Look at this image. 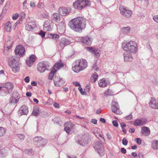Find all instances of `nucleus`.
Segmentation results:
<instances>
[{
    "label": "nucleus",
    "instance_id": "1",
    "mask_svg": "<svg viewBox=\"0 0 158 158\" xmlns=\"http://www.w3.org/2000/svg\"><path fill=\"white\" fill-rule=\"evenodd\" d=\"M86 25L85 19L81 17H77L71 20L69 23V26L73 31L81 32L85 28Z\"/></svg>",
    "mask_w": 158,
    "mask_h": 158
},
{
    "label": "nucleus",
    "instance_id": "2",
    "mask_svg": "<svg viewBox=\"0 0 158 158\" xmlns=\"http://www.w3.org/2000/svg\"><path fill=\"white\" fill-rule=\"evenodd\" d=\"M87 66V62L83 59L77 60L74 62L72 70L75 72L78 73L85 69Z\"/></svg>",
    "mask_w": 158,
    "mask_h": 158
},
{
    "label": "nucleus",
    "instance_id": "3",
    "mask_svg": "<svg viewBox=\"0 0 158 158\" xmlns=\"http://www.w3.org/2000/svg\"><path fill=\"white\" fill-rule=\"evenodd\" d=\"M122 47L123 50L125 52L133 54L135 53L137 50V43L133 41H130L126 43L123 44Z\"/></svg>",
    "mask_w": 158,
    "mask_h": 158
},
{
    "label": "nucleus",
    "instance_id": "4",
    "mask_svg": "<svg viewBox=\"0 0 158 158\" xmlns=\"http://www.w3.org/2000/svg\"><path fill=\"white\" fill-rule=\"evenodd\" d=\"M9 59L8 64L11 68L13 71L15 73L17 72L20 66L18 59L15 57L11 56Z\"/></svg>",
    "mask_w": 158,
    "mask_h": 158
},
{
    "label": "nucleus",
    "instance_id": "5",
    "mask_svg": "<svg viewBox=\"0 0 158 158\" xmlns=\"http://www.w3.org/2000/svg\"><path fill=\"white\" fill-rule=\"evenodd\" d=\"M91 5V1L88 0H77L73 3V6L75 9L81 10Z\"/></svg>",
    "mask_w": 158,
    "mask_h": 158
},
{
    "label": "nucleus",
    "instance_id": "6",
    "mask_svg": "<svg viewBox=\"0 0 158 158\" xmlns=\"http://www.w3.org/2000/svg\"><path fill=\"white\" fill-rule=\"evenodd\" d=\"M13 87V84L11 82H7L5 86H0V94L1 96H4L8 93H9V91L12 90Z\"/></svg>",
    "mask_w": 158,
    "mask_h": 158
},
{
    "label": "nucleus",
    "instance_id": "7",
    "mask_svg": "<svg viewBox=\"0 0 158 158\" xmlns=\"http://www.w3.org/2000/svg\"><path fill=\"white\" fill-rule=\"evenodd\" d=\"M33 140L35 145L39 147L44 146L47 142L46 139H44L41 136L35 137Z\"/></svg>",
    "mask_w": 158,
    "mask_h": 158
},
{
    "label": "nucleus",
    "instance_id": "8",
    "mask_svg": "<svg viewBox=\"0 0 158 158\" xmlns=\"http://www.w3.org/2000/svg\"><path fill=\"white\" fill-rule=\"evenodd\" d=\"M119 10L121 14L124 17L129 18L131 16L132 11L131 10L124 7L123 6H120Z\"/></svg>",
    "mask_w": 158,
    "mask_h": 158
},
{
    "label": "nucleus",
    "instance_id": "9",
    "mask_svg": "<svg viewBox=\"0 0 158 158\" xmlns=\"http://www.w3.org/2000/svg\"><path fill=\"white\" fill-rule=\"evenodd\" d=\"M64 130L69 134H71L75 129V126L71 122H68L64 124Z\"/></svg>",
    "mask_w": 158,
    "mask_h": 158
},
{
    "label": "nucleus",
    "instance_id": "10",
    "mask_svg": "<svg viewBox=\"0 0 158 158\" xmlns=\"http://www.w3.org/2000/svg\"><path fill=\"white\" fill-rule=\"evenodd\" d=\"M49 66V64L47 61H42L38 63L37 66V69L40 73H43L46 70H47Z\"/></svg>",
    "mask_w": 158,
    "mask_h": 158
},
{
    "label": "nucleus",
    "instance_id": "11",
    "mask_svg": "<svg viewBox=\"0 0 158 158\" xmlns=\"http://www.w3.org/2000/svg\"><path fill=\"white\" fill-rule=\"evenodd\" d=\"M93 146L95 150L98 152L100 155L102 156L103 155L102 145L99 141L95 142Z\"/></svg>",
    "mask_w": 158,
    "mask_h": 158
},
{
    "label": "nucleus",
    "instance_id": "12",
    "mask_svg": "<svg viewBox=\"0 0 158 158\" xmlns=\"http://www.w3.org/2000/svg\"><path fill=\"white\" fill-rule=\"evenodd\" d=\"M15 51L16 55L19 57L24 55L25 52L24 48L21 45H17Z\"/></svg>",
    "mask_w": 158,
    "mask_h": 158
},
{
    "label": "nucleus",
    "instance_id": "13",
    "mask_svg": "<svg viewBox=\"0 0 158 158\" xmlns=\"http://www.w3.org/2000/svg\"><path fill=\"white\" fill-rule=\"evenodd\" d=\"M59 14L61 16H64L68 15L71 12L70 7H60L58 9Z\"/></svg>",
    "mask_w": 158,
    "mask_h": 158
},
{
    "label": "nucleus",
    "instance_id": "14",
    "mask_svg": "<svg viewBox=\"0 0 158 158\" xmlns=\"http://www.w3.org/2000/svg\"><path fill=\"white\" fill-rule=\"evenodd\" d=\"M36 58V56L33 54L31 55L28 57H27L26 61L27 65L29 67H31L35 61Z\"/></svg>",
    "mask_w": 158,
    "mask_h": 158
},
{
    "label": "nucleus",
    "instance_id": "15",
    "mask_svg": "<svg viewBox=\"0 0 158 158\" xmlns=\"http://www.w3.org/2000/svg\"><path fill=\"white\" fill-rule=\"evenodd\" d=\"M86 48L87 51L93 53L97 58L99 57L101 52L98 49L91 47H86Z\"/></svg>",
    "mask_w": 158,
    "mask_h": 158
},
{
    "label": "nucleus",
    "instance_id": "16",
    "mask_svg": "<svg viewBox=\"0 0 158 158\" xmlns=\"http://www.w3.org/2000/svg\"><path fill=\"white\" fill-rule=\"evenodd\" d=\"M112 104V106L111 107L112 112L117 114H121L122 112L119 109L118 103L115 102H113Z\"/></svg>",
    "mask_w": 158,
    "mask_h": 158
},
{
    "label": "nucleus",
    "instance_id": "17",
    "mask_svg": "<svg viewBox=\"0 0 158 158\" xmlns=\"http://www.w3.org/2000/svg\"><path fill=\"white\" fill-rule=\"evenodd\" d=\"M147 122L146 118H141L136 119L134 121L133 125L135 126H141L146 124Z\"/></svg>",
    "mask_w": 158,
    "mask_h": 158
},
{
    "label": "nucleus",
    "instance_id": "18",
    "mask_svg": "<svg viewBox=\"0 0 158 158\" xmlns=\"http://www.w3.org/2000/svg\"><path fill=\"white\" fill-rule=\"evenodd\" d=\"M52 23L50 20H47L44 22L43 25L44 30L46 31H50L52 27Z\"/></svg>",
    "mask_w": 158,
    "mask_h": 158
},
{
    "label": "nucleus",
    "instance_id": "19",
    "mask_svg": "<svg viewBox=\"0 0 158 158\" xmlns=\"http://www.w3.org/2000/svg\"><path fill=\"white\" fill-rule=\"evenodd\" d=\"M129 52H125L123 53L124 61L125 62H130L132 61L133 58Z\"/></svg>",
    "mask_w": 158,
    "mask_h": 158
},
{
    "label": "nucleus",
    "instance_id": "20",
    "mask_svg": "<svg viewBox=\"0 0 158 158\" xmlns=\"http://www.w3.org/2000/svg\"><path fill=\"white\" fill-rule=\"evenodd\" d=\"M55 85L56 87L64 85V81L60 78L55 76L53 80Z\"/></svg>",
    "mask_w": 158,
    "mask_h": 158
},
{
    "label": "nucleus",
    "instance_id": "21",
    "mask_svg": "<svg viewBox=\"0 0 158 158\" xmlns=\"http://www.w3.org/2000/svg\"><path fill=\"white\" fill-rule=\"evenodd\" d=\"M36 25L34 22H29L26 23L25 29L28 31H32L35 27Z\"/></svg>",
    "mask_w": 158,
    "mask_h": 158
},
{
    "label": "nucleus",
    "instance_id": "22",
    "mask_svg": "<svg viewBox=\"0 0 158 158\" xmlns=\"http://www.w3.org/2000/svg\"><path fill=\"white\" fill-rule=\"evenodd\" d=\"M70 43V41L69 40L62 38L61 39L60 41L59 45L61 49H63L64 47L68 45Z\"/></svg>",
    "mask_w": 158,
    "mask_h": 158
},
{
    "label": "nucleus",
    "instance_id": "23",
    "mask_svg": "<svg viewBox=\"0 0 158 158\" xmlns=\"http://www.w3.org/2000/svg\"><path fill=\"white\" fill-rule=\"evenodd\" d=\"M98 84L100 87L103 88L106 87L109 83L106 78H102L98 81Z\"/></svg>",
    "mask_w": 158,
    "mask_h": 158
},
{
    "label": "nucleus",
    "instance_id": "24",
    "mask_svg": "<svg viewBox=\"0 0 158 158\" xmlns=\"http://www.w3.org/2000/svg\"><path fill=\"white\" fill-rule=\"evenodd\" d=\"M28 112V107L25 105L22 106L20 108L19 113L21 115H27Z\"/></svg>",
    "mask_w": 158,
    "mask_h": 158
},
{
    "label": "nucleus",
    "instance_id": "25",
    "mask_svg": "<svg viewBox=\"0 0 158 158\" xmlns=\"http://www.w3.org/2000/svg\"><path fill=\"white\" fill-rule=\"evenodd\" d=\"M81 41L84 44L88 45H90L92 43L91 39L88 36L82 37L81 38Z\"/></svg>",
    "mask_w": 158,
    "mask_h": 158
},
{
    "label": "nucleus",
    "instance_id": "26",
    "mask_svg": "<svg viewBox=\"0 0 158 158\" xmlns=\"http://www.w3.org/2000/svg\"><path fill=\"white\" fill-rule=\"evenodd\" d=\"M149 105L152 108L158 109V102H156L153 98H151V101L149 103Z\"/></svg>",
    "mask_w": 158,
    "mask_h": 158
},
{
    "label": "nucleus",
    "instance_id": "27",
    "mask_svg": "<svg viewBox=\"0 0 158 158\" xmlns=\"http://www.w3.org/2000/svg\"><path fill=\"white\" fill-rule=\"evenodd\" d=\"M60 15L57 13H54L52 16V21L56 23L59 22L60 20Z\"/></svg>",
    "mask_w": 158,
    "mask_h": 158
},
{
    "label": "nucleus",
    "instance_id": "28",
    "mask_svg": "<svg viewBox=\"0 0 158 158\" xmlns=\"http://www.w3.org/2000/svg\"><path fill=\"white\" fill-rule=\"evenodd\" d=\"M64 65L61 61L60 60L55 64L53 67V69L56 72L57 69L64 67Z\"/></svg>",
    "mask_w": 158,
    "mask_h": 158
},
{
    "label": "nucleus",
    "instance_id": "29",
    "mask_svg": "<svg viewBox=\"0 0 158 158\" xmlns=\"http://www.w3.org/2000/svg\"><path fill=\"white\" fill-rule=\"evenodd\" d=\"M141 133L143 135L148 136L150 134V130L147 127H141Z\"/></svg>",
    "mask_w": 158,
    "mask_h": 158
},
{
    "label": "nucleus",
    "instance_id": "30",
    "mask_svg": "<svg viewBox=\"0 0 158 158\" xmlns=\"http://www.w3.org/2000/svg\"><path fill=\"white\" fill-rule=\"evenodd\" d=\"M98 77V75L96 73H94L91 77V82L94 83Z\"/></svg>",
    "mask_w": 158,
    "mask_h": 158
},
{
    "label": "nucleus",
    "instance_id": "31",
    "mask_svg": "<svg viewBox=\"0 0 158 158\" xmlns=\"http://www.w3.org/2000/svg\"><path fill=\"white\" fill-rule=\"evenodd\" d=\"M152 147L154 150L158 149V140H154L152 141Z\"/></svg>",
    "mask_w": 158,
    "mask_h": 158
},
{
    "label": "nucleus",
    "instance_id": "32",
    "mask_svg": "<svg viewBox=\"0 0 158 158\" xmlns=\"http://www.w3.org/2000/svg\"><path fill=\"white\" fill-rule=\"evenodd\" d=\"M88 141L87 140H86L82 139L77 141V142L78 143V144L82 146H85L88 143Z\"/></svg>",
    "mask_w": 158,
    "mask_h": 158
},
{
    "label": "nucleus",
    "instance_id": "33",
    "mask_svg": "<svg viewBox=\"0 0 158 158\" xmlns=\"http://www.w3.org/2000/svg\"><path fill=\"white\" fill-rule=\"evenodd\" d=\"M5 30L7 32H10L11 30V24L10 22L8 21L6 24Z\"/></svg>",
    "mask_w": 158,
    "mask_h": 158
},
{
    "label": "nucleus",
    "instance_id": "34",
    "mask_svg": "<svg viewBox=\"0 0 158 158\" xmlns=\"http://www.w3.org/2000/svg\"><path fill=\"white\" fill-rule=\"evenodd\" d=\"M49 37L52 39L57 40L59 38V35L57 34H49Z\"/></svg>",
    "mask_w": 158,
    "mask_h": 158
},
{
    "label": "nucleus",
    "instance_id": "35",
    "mask_svg": "<svg viewBox=\"0 0 158 158\" xmlns=\"http://www.w3.org/2000/svg\"><path fill=\"white\" fill-rule=\"evenodd\" d=\"M130 30V28L129 27L122 28L121 31L124 34H127L129 32Z\"/></svg>",
    "mask_w": 158,
    "mask_h": 158
},
{
    "label": "nucleus",
    "instance_id": "36",
    "mask_svg": "<svg viewBox=\"0 0 158 158\" xmlns=\"http://www.w3.org/2000/svg\"><path fill=\"white\" fill-rule=\"evenodd\" d=\"M6 131L5 128L0 127V137L4 136L6 134Z\"/></svg>",
    "mask_w": 158,
    "mask_h": 158
},
{
    "label": "nucleus",
    "instance_id": "37",
    "mask_svg": "<svg viewBox=\"0 0 158 158\" xmlns=\"http://www.w3.org/2000/svg\"><path fill=\"white\" fill-rule=\"evenodd\" d=\"M12 44L10 42V40L8 41L5 46V50H9L12 47Z\"/></svg>",
    "mask_w": 158,
    "mask_h": 158
},
{
    "label": "nucleus",
    "instance_id": "38",
    "mask_svg": "<svg viewBox=\"0 0 158 158\" xmlns=\"http://www.w3.org/2000/svg\"><path fill=\"white\" fill-rule=\"evenodd\" d=\"M39 109L38 107H35L34 109L32 111V114L35 116H37L39 113Z\"/></svg>",
    "mask_w": 158,
    "mask_h": 158
},
{
    "label": "nucleus",
    "instance_id": "39",
    "mask_svg": "<svg viewBox=\"0 0 158 158\" xmlns=\"http://www.w3.org/2000/svg\"><path fill=\"white\" fill-rule=\"evenodd\" d=\"M17 136L19 139L21 141H23L25 137L24 135L23 134H17Z\"/></svg>",
    "mask_w": 158,
    "mask_h": 158
},
{
    "label": "nucleus",
    "instance_id": "40",
    "mask_svg": "<svg viewBox=\"0 0 158 158\" xmlns=\"http://www.w3.org/2000/svg\"><path fill=\"white\" fill-rule=\"evenodd\" d=\"M41 17L43 18L48 19L49 17V13L47 12H44L40 15Z\"/></svg>",
    "mask_w": 158,
    "mask_h": 158
},
{
    "label": "nucleus",
    "instance_id": "41",
    "mask_svg": "<svg viewBox=\"0 0 158 158\" xmlns=\"http://www.w3.org/2000/svg\"><path fill=\"white\" fill-rule=\"evenodd\" d=\"M56 72V71H53L52 70H51L50 73H49L48 76V78L50 80L52 79L54 74Z\"/></svg>",
    "mask_w": 158,
    "mask_h": 158
},
{
    "label": "nucleus",
    "instance_id": "42",
    "mask_svg": "<svg viewBox=\"0 0 158 158\" xmlns=\"http://www.w3.org/2000/svg\"><path fill=\"white\" fill-rule=\"evenodd\" d=\"M37 7L40 9H42L44 7V5L43 3L41 2H39L37 5Z\"/></svg>",
    "mask_w": 158,
    "mask_h": 158
},
{
    "label": "nucleus",
    "instance_id": "43",
    "mask_svg": "<svg viewBox=\"0 0 158 158\" xmlns=\"http://www.w3.org/2000/svg\"><path fill=\"white\" fill-rule=\"evenodd\" d=\"M19 15L18 14L15 13L13 15L12 17V19L14 20H16L17 19V18L19 17Z\"/></svg>",
    "mask_w": 158,
    "mask_h": 158
},
{
    "label": "nucleus",
    "instance_id": "44",
    "mask_svg": "<svg viewBox=\"0 0 158 158\" xmlns=\"http://www.w3.org/2000/svg\"><path fill=\"white\" fill-rule=\"evenodd\" d=\"M132 117H133L132 115L131 114H130L129 115L125 117L124 118L126 120H130L132 119Z\"/></svg>",
    "mask_w": 158,
    "mask_h": 158
},
{
    "label": "nucleus",
    "instance_id": "45",
    "mask_svg": "<svg viewBox=\"0 0 158 158\" xmlns=\"http://www.w3.org/2000/svg\"><path fill=\"white\" fill-rule=\"evenodd\" d=\"M153 19L156 23H158V15H156L153 17Z\"/></svg>",
    "mask_w": 158,
    "mask_h": 158
},
{
    "label": "nucleus",
    "instance_id": "46",
    "mask_svg": "<svg viewBox=\"0 0 158 158\" xmlns=\"http://www.w3.org/2000/svg\"><path fill=\"white\" fill-rule=\"evenodd\" d=\"M78 89L81 94L85 95L86 94V93L85 91H83V89L81 87V86L79 87L78 88Z\"/></svg>",
    "mask_w": 158,
    "mask_h": 158
},
{
    "label": "nucleus",
    "instance_id": "47",
    "mask_svg": "<svg viewBox=\"0 0 158 158\" xmlns=\"http://www.w3.org/2000/svg\"><path fill=\"white\" fill-rule=\"evenodd\" d=\"M46 33L42 31H40L39 34L40 35L42 38H44L45 36Z\"/></svg>",
    "mask_w": 158,
    "mask_h": 158
},
{
    "label": "nucleus",
    "instance_id": "48",
    "mask_svg": "<svg viewBox=\"0 0 158 158\" xmlns=\"http://www.w3.org/2000/svg\"><path fill=\"white\" fill-rule=\"evenodd\" d=\"M135 141L139 145H140L142 142V140L140 138H137L135 139Z\"/></svg>",
    "mask_w": 158,
    "mask_h": 158
},
{
    "label": "nucleus",
    "instance_id": "49",
    "mask_svg": "<svg viewBox=\"0 0 158 158\" xmlns=\"http://www.w3.org/2000/svg\"><path fill=\"white\" fill-rule=\"evenodd\" d=\"M92 70L95 71H97L98 70V68L97 67L96 63L94 64L92 66Z\"/></svg>",
    "mask_w": 158,
    "mask_h": 158
},
{
    "label": "nucleus",
    "instance_id": "50",
    "mask_svg": "<svg viewBox=\"0 0 158 158\" xmlns=\"http://www.w3.org/2000/svg\"><path fill=\"white\" fill-rule=\"evenodd\" d=\"M128 143L127 140L125 138H124L122 140V143L124 145H126Z\"/></svg>",
    "mask_w": 158,
    "mask_h": 158
},
{
    "label": "nucleus",
    "instance_id": "51",
    "mask_svg": "<svg viewBox=\"0 0 158 158\" xmlns=\"http://www.w3.org/2000/svg\"><path fill=\"white\" fill-rule=\"evenodd\" d=\"M24 81L27 83L29 82L30 81V77H29L27 76L24 79Z\"/></svg>",
    "mask_w": 158,
    "mask_h": 158
},
{
    "label": "nucleus",
    "instance_id": "52",
    "mask_svg": "<svg viewBox=\"0 0 158 158\" xmlns=\"http://www.w3.org/2000/svg\"><path fill=\"white\" fill-rule=\"evenodd\" d=\"M3 149H1L0 151V157H3L4 156L5 152H3Z\"/></svg>",
    "mask_w": 158,
    "mask_h": 158
},
{
    "label": "nucleus",
    "instance_id": "53",
    "mask_svg": "<svg viewBox=\"0 0 158 158\" xmlns=\"http://www.w3.org/2000/svg\"><path fill=\"white\" fill-rule=\"evenodd\" d=\"M120 151L122 153L124 154L126 153L127 152L126 149L123 148H122L121 149Z\"/></svg>",
    "mask_w": 158,
    "mask_h": 158
},
{
    "label": "nucleus",
    "instance_id": "54",
    "mask_svg": "<svg viewBox=\"0 0 158 158\" xmlns=\"http://www.w3.org/2000/svg\"><path fill=\"white\" fill-rule=\"evenodd\" d=\"M73 85L76 86H79L80 87L81 86L80 84L77 82H74L73 83Z\"/></svg>",
    "mask_w": 158,
    "mask_h": 158
},
{
    "label": "nucleus",
    "instance_id": "55",
    "mask_svg": "<svg viewBox=\"0 0 158 158\" xmlns=\"http://www.w3.org/2000/svg\"><path fill=\"white\" fill-rule=\"evenodd\" d=\"M113 123L114 126L115 127H117L118 126L117 122L116 121L114 120L112 122Z\"/></svg>",
    "mask_w": 158,
    "mask_h": 158
},
{
    "label": "nucleus",
    "instance_id": "56",
    "mask_svg": "<svg viewBox=\"0 0 158 158\" xmlns=\"http://www.w3.org/2000/svg\"><path fill=\"white\" fill-rule=\"evenodd\" d=\"M53 106L54 107L56 108H59V104L58 103L56 102H55L54 103Z\"/></svg>",
    "mask_w": 158,
    "mask_h": 158
},
{
    "label": "nucleus",
    "instance_id": "57",
    "mask_svg": "<svg viewBox=\"0 0 158 158\" xmlns=\"http://www.w3.org/2000/svg\"><path fill=\"white\" fill-rule=\"evenodd\" d=\"M97 120L95 119H92L91 122L93 123L96 124L97 123Z\"/></svg>",
    "mask_w": 158,
    "mask_h": 158
},
{
    "label": "nucleus",
    "instance_id": "58",
    "mask_svg": "<svg viewBox=\"0 0 158 158\" xmlns=\"http://www.w3.org/2000/svg\"><path fill=\"white\" fill-rule=\"evenodd\" d=\"M95 135L98 138L99 137H101L104 140V139L103 137H102V135L101 134H98V133H95Z\"/></svg>",
    "mask_w": 158,
    "mask_h": 158
},
{
    "label": "nucleus",
    "instance_id": "59",
    "mask_svg": "<svg viewBox=\"0 0 158 158\" xmlns=\"http://www.w3.org/2000/svg\"><path fill=\"white\" fill-rule=\"evenodd\" d=\"M106 136L107 138L109 139H111L112 138V137L110 134L109 133H107L106 134Z\"/></svg>",
    "mask_w": 158,
    "mask_h": 158
},
{
    "label": "nucleus",
    "instance_id": "60",
    "mask_svg": "<svg viewBox=\"0 0 158 158\" xmlns=\"http://www.w3.org/2000/svg\"><path fill=\"white\" fill-rule=\"evenodd\" d=\"M135 129L133 128H130L129 129V131L131 133H134L135 131Z\"/></svg>",
    "mask_w": 158,
    "mask_h": 158
},
{
    "label": "nucleus",
    "instance_id": "61",
    "mask_svg": "<svg viewBox=\"0 0 158 158\" xmlns=\"http://www.w3.org/2000/svg\"><path fill=\"white\" fill-rule=\"evenodd\" d=\"M26 95L28 97H30L32 95V94L30 92H27L26 93Z\"/></svg>",
    "mask_w": 158,
    "mask_h": 158
},
{
    "label": "nucleus",
    "instance_id": "62",
    "mask_svg": "<svg viewBox=\"0 0 158 158\" xmlns=\"http://www.w3.org/2000/svg\"><path fill=\"white\" fill-rule=\"evenodd\" d=\"M31 85L33 86H36L37 84L36 82L33 81L31 82Z\"/></svg>",
    "mask_w": 158,
    "mask_h": 158
},
{
    "label": "nucleus",
    "instance_id": "63",
    "mask_svg": "<svg viewBox=\"0 0 158 158\" xmlns=\"http://www.w3.org/2000/svg\"><path fill=\"white\" fill-rule=\"evenodd\" d=\"M30 6L31 7H34L35 6V4L33 2H31L30 3Z\"/></svg>",
    "mask_w": 158,
    "mask_h": 158
},
{
    "label": "nucleus",
    "instance_id": "64",
    "mask_svg": "<svg viewBox=\"0 0 158 158\" xmlns=\"http://www.w3.org/2000/svg\"><path fill=\"white\" fill-rule=\"evenodd\" d=\"M14 97H11L10 99V103L14 102L13 100V99L14 98Z\"/></svg>",
    "mask_w": 158,
    "mask_h": 158
}]
</instances>
